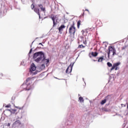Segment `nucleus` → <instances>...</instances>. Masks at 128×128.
I'll return each mask as SVG.
<instances>
[{
	"label": "nucleus",
	"instance_id": "f257e3e1",
	"mask_svg": "<svg viewBox=\"0 0 128 128\" xmlns=\"http://www.w3.org/2000/svg\"><path fill=\"white\" fill-rule=\"evenodd\" d=\"M70 24H70V28H69V34L71 36H74L76 32V23L74 22V21H72L70 22Z\"/></svg>",
	"mask_w": 128,
	"mask_h": 128
},
{
	"label": "nucleus",
	"instance_id": "f03ea898",
	"mask_svg": "<svg viewBox=\"0 0 128 128\" xmlns=\"http://www.w3.org/2000/svg\"><path fill=\"white\" fill-rule=\"evenodd\" d=\"M120 62H116V63H114L113 66L112 64V63L110 62H107V65L109 68H110V72H112V70H114L115 69V70H120V67H118V66H120Z\"/></svg>",
	"mask_w": 128,
	"mask_h": 128
},
{
	"label": "nucleus",
	"instance_id": "7ed1b4c3",
	"mask_svg": "<svg viewBox=\"0 0 128 128\" xmlns=\"http://www.w3.org/2000/svg\"><path fill=\"white\" fill-rule=\"evenodd\" d=\"M34 82V78H28L25 82L26 86V90H30V88H32V84Z\"/></svg>",
	"mask_w": 128,
	"mask_h": 128
},
{
	"label": "nucleus",
	"instance_id": "20e7f679",
	"mask_svg": "<svg viewBox=\"0 0 128 128\" xmlns=\"http://www.w3.org/2000/svg\"><path fill=\"white\" fill-rule=\"evenodd\" d=\"M108 58H110V52H112V56H115V54H116V48H113L112 46H110L108 48Z\"/></svg>",
	"mask_w": 128,
	"mask_h": 128
},
{
	"label": "nucleus",
	"instance_id": "39448f33",
	"mask_svg": "<svg viewBox=\"0 0 128 128\" xmlns=\"http://www.w3.org/2000/svg\"><path fill=\"white\" fill-rule=\"evenodd\" d=\"M82 42H83L84 44H86V40H84V36H81L78 38V44H82Z\"/></svg>",
	"mask_w": 128,
	"mask_h": 128
},
{
	"label": "nucleus",
	"instance_id": "423d86ee",
	"mask_svg": "<svg viewBox=\"0 0 128 128\" xmlns=\"http://www.w3.org/2000/svg\"><path fill=\"white\" fill-rule=\"evenodd\" d=\"M43 60H44V54H41L40 56H39V57H38L35 60V62H42Z\"/></svg>",
	"mask_w": 128,
	"mask_h": 128
},
{
	"label": "nucleus",
	"instance_id": "0eeeda50",
	"mask_svg": "<svg viewBox=\"0 0 128 128\" xmlns=\"http://www.w3.org/2000/svg\"><path fill=\"white\" fill-rule=\"evenodd\" d=\"M22 124V122L20 120H16L12 125V128H18Z\"/></svg>",
	"mask_w": 128,
	"mask_h": 128
},
{
	"label": "nucleus",
	"instance_id": "6e6552de",
	"mask_svg": "<svg viewBox=\"0 0 128 128\" xmlns=\"http://www.w3.org/2000/svg\"><path fill=\"white\" fill-rule=\"evenodd\" d=\"M51 18L53 22V28H54V26H56V22L55 20H56V22H58V18H56V16L52 15L51 16Z\"/></svg>",
	"mask_w": 128,
	"mask_h": 128
},
{
	"label": "nucleus",
	"instance_id": "1a4fd4ad",
	"mask_svg": "<svg viewBox=\"0 0 128 128\" xmlns=\"http://www.w3.org/2000/svg\"><path fill=\"white\" fill-rule=\"evenodd\" d=\"M74 63H71L66 70V74H70L72 70V66H74Z\"/></svg>",
	"mask_w": 128,
	"mask_h": 128
},
{
	"label": "nucleus",
	"instance_id": "9d476101",
	"mask_svg": "<svg viewBox=\"0 0 128 128\" xmlns=\"http://www.w3.org/2000/svg\"><path fill=\"white\" fill-rule=\"evenodd\" d=\"M42 54H44V52H36L34 54L33 58H38L41 56Z\"/></svg>",
	"mask_w": 128,
	"mask_h": 128
},
{
	"label": "nucleus",
	"instance_id": "9b49d317",
	"mask_svg": "<svg viewBox=\"0 0 128 128\" xmlns=\"http://www.w3.org/2000/svg\"><path fill=\"white\" fill-rule=\"evenodd\" d=\"M98 53L97 52H92L91 53L89 54V56L90 58H92V56H94V58H96V56H98Z\"/></svg>",
	"mask_w": 128,
	"mask_h": 128
},
{
	"label": "nucleus",
	"instance_id": "f8f14e48",
	"mask_svg": "<svg viewBox=\"0 0 128 128\" xmlns=\"http://www.w3.org/2000/svg\"><path fill=\"white\" fill-rule=\"evenodd\" d=\"M20 110V108H18L16 107V109H12V110H9V112H10L11 114H16V112H19Z\"/></svg>",
	"mask_w": 128,
	"mask_h": 128
},
{
	"label": "nucleus",
	"instance_id": "ddd939ff",
	"mask_svg": "<svg viewBox=\"0 0 128 128\" xmlns=\"http://www.w3.org/2000/svg\"><path fill=\"white\" fill-rule=\"evenodd\" d=\"M36 70V65H34V64H32L30 68V72H34Z\"/></svg>",
	"mask_w": 128,
	"mask_h": 128
},
{
	"label": "nucleus",
	"instance_id": "4468645a",
	"mask_svg": "<svg viewBox=\"0 0 128 128\" xmlns=\"http://www.w3.org/2000/svg\"><path fill=\"white\" fill-rule=\"evenodd\" d=\"M64 28H66V26L64 25H61L58 28L60 34H62V32H64Z\"/></svg>",
	"mask_w": 128,
	"mask_h": 128
},
{
	"label": "nucleus",
	"instance_id": "2eb2a0df",
	"mask_svg": "<svg viewBox=\"0 0 128 128\" xmlns=\"http://www.w3.org/2000/svg\"><path fill=\"white\" fill-rule=\"evenodd\" d=\"M34 12H36L39 16H40V9L38 8H34Z\"/></svg>",
	"mask_w": 128,
	"mask_h": 128
},
{
	"label": "nucleus",
	"instance_id": "dca6fc26",
	"mask_svg": "<svg viewBox=\"0 0 128 128\" xmlns=\"http://www.w3.org/2000/svg\"><path fill=\"white\" fill-rule=\"evenodd\" d=\"M42 62H44L45 64H48V62H50V60L48 59H46V58L44 56V60H42Z\"/></svg>",
	"mask_w": 128,
	"mask_h": 128
},
{
	"label": "nucleus",
	"instance_id": "f3484780",
	"mask_svg": "<svg viewBox=\"0 0 128 128\" xmlns=\"http://www.w3.org/2000/svg\"><path fill=\"white\" fill-rule=\"evenodd\" d=\"M82 25V20H79L77 22V28H80V26Z\"/></svg>",
	"mask_w": 128,
	"mask_h": 128
},
{
	"label": "nucleus",
	"instance_id": "a211bd4d",
	"mask_svg": "<svg viewBox=\"0 0 128 128\" xmlns=\"http://www.w3.org/2000/svg\"><path fill=\"white\" fill-rule=\"evenodd\" d=\"M104 56H102L101 57H100L98 59V62H102V60H104Z\"/></svg>",
	"mask_w": 128,
	"mask_h": 128
},
{
	"label": "nucleus",
	"instance_id": "6ab92c4d",
	"mask_svg": "<svg viewBox=\"0 0 128 128\" xmlns=\"http://www.w3.org/2000/svg\"><path fill=\"white\" fill-rule=\"evenodd\" d=\"M79 100H80V102H84V98L82 96H80L79 98Z\"/></svg>",
	"mask_w": 128,
	"mask_h": 128
},
{
	"label": "nucleus",
	"instance_id": "aec40b11",
	"mask_svg": "<svg viewBox=\"0 0 128 128\" xmlns=\"http://www.w3.org/2000/svg\"><path fill=\"white\" fill-rule=\"evenodd\" d=\"M86 48V46H84L82 44L79 45L78 46V48Z\"/></svg>",
	"mask_w": 128,
	"mask_h": 128
},
{
	"label": "nucleus",
	"instance_id": "412c9836",
	"mask_svg": "<svg viewBox=\"0 0 128 128\" xmlns=\"http://www.w3.org/2000/svg\"><path fill=\"white\" fill-rule=\"evenodd\" d=\"M106 100H104L101 102L100 104H106Z\"/></svg>",
	"mask_w": 128,
	"mask_h": 128
},
{
	"label": "nucleus",
	"instance_id": "4be33fe9",
	"mask_svg": "<svg viewBox=\"0 0 128 128\" xmlns=\"http://www.w3.org/2000/svg\"><path fill=\"white\" fill-rule=\"evenodd\" d=\"M31 8H32V10H34V4H32Z\"/></svg>",
	"mask_w": 128,
	"mask_h": 128
},
{
	"label": "nucleus",
	"instance_id": "5701e85b",
	"mask_svg": "<svg viewBox=\"0 0 128 128\" xmlns=\"http://www.w3.org/2000/svg\"><path fill=\"white\" fill-rule=\"evenodd\" d=\"M41 10H42V12H46V8H41Z\"/></svg>",
	"mask_w": 128,
	"mask_h": 128
},
{
	"label": "nucleus",
	"instance_id": "b1692460",
	"mask_svg": "<svg viewBox=\"0 0 128 128\" xmlns=\"http://www.w3.org/2000/svg\"><path fill=\"white\" fill-rule=\"evenodd\" d=\"M90 30L91 32H93V30H94V28H90Z\"/></svg>",
	"mask_w": 128,
	"mask_h": 128
},
{
	"label": "nucleus",
	"instance_id": "393cba45",
	"mask_svg": "<svg viewBox=\"0 0 128 128\" xmlns=\"http://www.w3.org/2000/svg\"><path fill=\"white\" fill-rule=\"evenodd\" d=\"M5 108H10V104H8L7 106H6Z\"/></svg>",
	"mask_w": 128,
	"mask_h": 128
},
{
	"label": "nucleus",
	"instance_id": "a878e982",
	"mask_svg": "<svg viewBox=\"0 0 128 128\" xmlns=\"http://www.w3.org/2000/svg\"><path fill=\"white\" fill-rule=\"evenodd\" d=\"M81 32L83 36H84V30H82Z\"/></svg>",
	"mask_w": 128,
	"mask_h": 128
},
{
	"label": "nucleus",
	"instance_id": "bb28decb",
	"mask_svg": "<svg viewBox=\"0 0 128 128\" xmlns=\"http://www.w3.org/2000/svg\"><path fill=\"white\" fill-rule=\"evenodd\" d=\"M38 6L39 8H42V4H38Z\"/></svg>",
	"mask_w": 128,
	"mask_h": 128
},
{
	"label": "nucleus",
	"instance_id": "cd10ccee",
	"mask_svg": "<svg viewBox=\"0 0 128 128\" xmlns=\"http://www.w3.org/2000/svg\"><path fill=\"white\" fill-rule=\"evenodd\" d=\"M122 106H124V107H126V104H121Z\"/></svg>",
	"mask_w": 128,
	"mask_h": 128
},
{
	"label": "nucleus",
	"instance_id": "c85d7f7f",
	"mask_svg": "<svg viewBox=\"0 0 128 128\" xmlns=\"http://www.w3.org/2000/svg\"><path fill=\"white\" fill-rule=\"evenodd\" d=\"M7 126H10V123H8L7 124Z\"/></svg>",
	"mask_w": 128,
	"mask_h": 128
},
{
	"label": "nucleus",
	"instance_id": "c756f323",
	"mask_svg": "<svg viewBox=\"0 0 128 128\" xmlns=\"http://www.w3.org/2000/svg\"><path fill=\"white\" fill-rule=\"evenodd\" d=\"M39 44L42 46H44V45H43L42 44V43H40Z\"/></svg>",
	"mask_w": 128,
	"mask_h": 128
},
{
	"label": "nucleus",
	"instance_id": "7c9ffc66",
	"mask_svg": "<svg viewBox=\"0 0 128 128\" xmlns=\"http://www.w3.org/2000/svg\"><path fill=\"white\" fill-rule=\"evenodd\" d=\"M126 104H127V108L128 110V102H126Z\"/></svg>",
	"mask_w": 128,
	"mask_h": 128
},
{
	"label": "nucleus",
	"instance_id": "2f4dec72",
	"mask_svg": "<svg viewBox=\"0 0 128 128\" xmlns=\"http://www.w3.org/2000/svg\"><path fill=\"white\" fill-rule=\"evenodd\" d=\"M2 14V10H0V14Z\"/></svg>",
	"mask_w": 128,
	"mask_h": 128
},
{
	"label": "nucleus",
	"instance_id": "473e14b6",
	"mask_svg": "<svg viewBox=\"0 0 128 128\" xmlns=\"http://www.w3.org/2000/svg\"><path fill=\"white\" fill-rule=\"evenodd\" d=\"M30 52H32V49L30 50Z\"/></svg>",
	"mask_w": 128,
	"mask_h": 128
},
{
	"label": "nucleus",
	"instance_id": "72a5a7b5",
	"mask_svg": "<svg viewBox=\"0 0 128 128\" xmlns=\"http://www.w3.org/2000/svg\"><path fill=\"white\" fill-rule=\"evenodd\" d=\"M86 10L87 12H88V10Z\"/></svg>",
	"mask_w": 128,
	"mask_h": 128
},
{
	"label": "nucleus",
	"instance_id": "f704fd0d",
	"mask_svg": "<svg viewBox=\"0 0 128 128\" xmlns=\"http://www.w3.org/2000/svg\"><path fill=\"white\" fill-rule=\"evenodd\" d=\"M94 62H96V60H94Z\"/></svg>",
	"mask_w": 128,
	"mask_h": 128
},
{
	"label": "nucleus",
	"instance_id": "c9c22d12",
	"mask_svg": "<svg viewBox=\"0 0 128 128\" xmlns=\"http://www.w3.org/2000/svg\"><path fill=\"white\" fill-rule=\"evenodd\" d=\"M44 66V64H42V66Z\"/></svg>",
	"mask_w": 128,
	"mask_h": 128
},
{
	"label": "nucleus",
	"instance_id": "e433bc0d",
	"mask_svg": "<svg viewBox=\"0 0 128 128\" xmlns=\"http://www.w3.org/2000/svg\"><path fill=\"white\" fill-rule=\"evenodd\" d=\"M22 86H24V84H23Z\"/></svg>",
	"mask_w": 128,
	"mask_h": 128
},
{
	"label": "nucleus",
	"instance_id": "4c0bfd02",
	"mask_svg": "<svg viewBox=\"0 0 128 128\" xmlns=\"http://www.w3.org/2000/svg\"><path fill=\"white\" fill-rule=\"evenodd\" d=\"M68 26H69V25L68 26Z\"/></svg>",
	"mask_w": 128,
	"mask_h": 128
}]
</instances>
